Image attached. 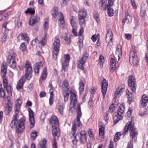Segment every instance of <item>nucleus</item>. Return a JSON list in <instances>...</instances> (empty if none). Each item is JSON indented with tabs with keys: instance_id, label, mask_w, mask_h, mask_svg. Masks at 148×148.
I'll return each mask as SVG.
<instances>
[{
	"instance_id": "7c9ffc66",
	"label": "nucleus",
	"mask_w": 148,
	"mask_h": 148,
	"mask_svg": "<svg viewBox=\"0 0 148 148\" xmlns=\"http://www.w3.org/2000/svg\"><path fill=\"white\" fill-rule=\"evenodd\" d=\"M86 14V10L85 9H81L79 11L78 17L85 18Z\"/></svg>"
},
{
	"instance_id": "e433bc0d",
	"label": "nucleus",
	"mask_w": 148,
	"mask_h": 148,
	"mask_svg": "<svg viewBox=\"0 0 148 148\" xmlns=\"http://www.w3.org/2000/svg\"><path fill=\"white\" fill-rule=\"evenodd\" d=\"M60 14L59 16V21L60 22V23L61 24L60 27L62 28L64 27L63 25L64 24V16L63 14L61 12H60L59 14Z\"/></svg>"
},
{
	"instance_id": "c756f323",
	"label": "nucleus",
	"mask_w": 148,
	"mask_h": 148,
	"mask_svg": "<svg viewBox=\"0 0 148 148\" xmlns=\"http://www.w3.org/2000/svg\"><path fill=\"white\" fill-rule=\"evenodd\" d=\"M8 63L9 66L12 68H15L16 66L15 59H8Z\"/></svg>"
},
{
	"instance_id": "09e8293b",
	"label": "nucleus",
	"mask_w": 148,
	"mask_h": 148,
	"mask_svg": "<svg viewBox=\"0 0 148 148\" xmlns=\"http://www.w3.org/2000/svg\"><path fill=\"white\" fill-rule=\"evenodd\" d=\"M5 92L2 88V85L0 84V97L3 98L5 96Z\"/></svg>"
},
{
	"instance_id": "4be33fe9",
	"label": "nucleus",
	"mask_w": 148,
	"mask_h": 148,
	"mask_svg": "<svg viewBox=\"0 0 148 148\" xmlns=\"http://www.w3.org/2000/svg\"><path fill=\"white\" fill-rule=\"evenodd\" d=\"M40 18L37 15L32 17L29 20V23L31 26L34 25L35 23H37L39 21Z\"/></svg>"
},
{
	"instance_id": "37998d69",
	"label": "nucleus",
	"mask_w": 148,
	"mask_h": 148,
	"mask_svg": "<svg viewBox=\"0 0 148 148\" xmlns=\"http://www.w3.org/2000/svg\"><path fill=\"white\" fill-rule=\"evenodd\" d=\"M47 69L46 68H44V69L43 71L42 74L41 75V78L43 80H45L47 77Z\"/></svg>"
},
{
	"instance_id": "c85d7f7f",
	"label": "nucleus",
	"mask_w": 148,
	"mask_h": 148,
	"mask_svg": "<svg viewBox=\"0 0 148 148\" xmlns=\"http://www.w3.org/2000/svg\"><path fill=\"white\" fill-rule=\"evenodd\" d=\"M47 140L45 138H44L38 144V148H47Z\"/></svg>"
},
{
	"instance_id": "f704fd0d",
	"label": "nucleus",
	"mask_w": 148,
	"mask_h": 148,
	"mask_svg": "<svg viewBox=\"0 0 148 148\" xmlns=\"http://www.w3.org/2000/svg\"><path fill=\"white\" fill-rule=\"evenodd\" d=\"M51 14L53 18H56L57 15L58 14V8L56 7H54L51 11Z\"/></svg>"
},
{
	"instance_id": "9b49d317",
	"label": "nucleus",
	"mask_w": 148,
	"mask_h": 148,
	"mask_svg": "<svg viewBox=\"0 0 148 148\" xmlns=\"http://www.w3.org/2000/svg\"><path fill=\"white\" fill-rule=\"evenodd\" d=\"M113 34L111 29H108L106 35V40L110 46H111L112 44Z\"/></svg>"
},
{
	"instance_id": "a19ab883",
	"label": "nucleus",
	"mask_w": 148,
	"mask_h": 148,
	"mask_svg": "<svg viewBox=\"0 0 148 148\" xmlns=\"http://www.w3.org/2000/svg\"><path fill=\"white\" fill-rule=\"evenodd\" d=\"M58 110L60 113L62 114L63 112V106L62 104H59L58 105Z\"/></svg>"
},
{
	"instance_id": "58836bf2",
	"label": "nucleus",
	"mask_w": 148,
	"mask_h": 148,
	"mask_svg": "<svg viewBox=\"0 0 148 148\" xmlns=\"http://www.w3.org/2000/svg\"><path fill=\"white\" fill-rule=\"evenodd\" d=\"M64 97V101L66 102L68 99L69 97V93L68 92V91L64 90L63 93Z\"/></svg>"
},
{
	"instance_id": "f8f14e48",
	"label": "nucleus",
	"mask_w": 148,
	"mask_h": 148,
	"mask_svg": "<svg viewBox=\"0 0 148 148\" xmlns=\"http://www.w3.org/2000/svg\"><path fill=\"white\" fill-rule=\"evenodd\" d=\"M70 100V107L72 108L76 105L77 102L76 95L74 93L71 92V93Z\"/></svg>"
},
{
	"instance_id": "774afa93",
	"label": "nucleus",
	"mask_w": 148,
	"mask_h": 148,
	"mask_svg": "<svg viewBox=\"0 0 148 148\" xmlns=\"http://www.w3.org/2000/svg\"><path fill=\"white\" fill-rule=\"evenodd\" d=\"M125 38L128 40H130L131 39V35L130 34H126L125 35Z\"/></svg>"
},
{
	"instance_id": "412c9836",
	"label": "nucleus",
	"mask_w": 148,
	"mask_h": 148,
	"mask_svg": "<svg viewBox=\"0 0 148 148\" xmlns=\"http://www.w3.org/2000/svg\"><path fill=\"white\" fill-rule=\"evenodd\" d=\"M148 100V96L147 95H143L140 101L141 106L143 108L145 107L146 106Z\"/></svg>"
},
{
	"instance_id": "bb28decb",
	"label": "nucleus",
	"mask_w": 148,
	"mask_h": 148,
	"mask_svg": "<svg viewBox=\"0 0 148 148\" xmlns=\"http://www.w3.org/2000/svg\"><path fill=\"white\" fill-rule=\"evenodd\" d=\"M62 38L65 40L66 43L70 44L71 42L70 36L69 35L67 34L66 33L63 34Z\"/></svg>"
},
{
	"instance_id": "7ed1b4c3",
	"label": "nucleus",
	"mask_w": 148,
	"mask_h": 148,
	"mask_svg": "<svg viewBox=\"0 0 148 148\" xmlns=\"http://www.w3.org/2000/svg\"><path fill=\"white\" fill-rule=\"evenodd\" d=\"M53 45V58L55 60L57 58L60 46V40L58 37H56L55 38V40L54 41Z\"/></svg>"
},
{
	"instance_id": "4c0bfd02",
	"label": "nucleus",
	"mask_w": 148,
	"mask_h": 148,
	"mask_svg": "<svg viewBox=\"0 0 148 148\" xmlns=\"http://www.w3.org/2000/svg\"><path fill=\"white\" fill-rule=\"evenodd\" d=\"M69 84L67 81L64 80L63 83L62 87L64 91V90H66L68 91L69 90V88L68 87Z\"/></svg>"
},
{
	"instance_id": "49530a36",
	"label": "nucleus",
	"mask_w": 148,
	"mask_h": 148,
	"mask_svg": "<svg viewBox=\"0 0 148 148\" xmlns=\"http://www.w3.org/2000/svg\"><path fill=\"white\" fill-rule=\"evenodd\" d=\"M107 13L108 15L110 16H112L113 15V10L110 7L107 8Z\"/></svg>"
},
{
	"instance_id": "8fccbe9b",
	"label": "nucleus",
	"mask_w": 148,
	"mask_h": 148,
	"mask_svg": "<svg viewBox=\"0 0 148 148\" xmlns=\"http://www.w3.org/2000/svg\"><path fill=\"white\" fill-rule=\"evenodd\" d=\"M37 136V132L36 131L33 130L31 134V138L34 140H35Z\"/></svg>"
},
{
	"instance_id": "39448f33",
	"label": "nucleus",
	"mask_w": 148,
	"mask_h": 148,
	"mask_svg": "<svg viewBox=\"0 0 148 148\" xmlns=\"http://www.w3.org/2000/svg\"><path fill=\"white\" fill-rule=\"evenodd\" d=\"M129 61L133 65L137 66L138 63L136 52L134 51H131L130 54Z\"/></svg>"
},
{
	"instance_id": "9d476101",
	"label": "nucleus",
	"mask_w": 148,
	"mask_h": 148,
	"mask_svg": "<svg viewBox=\"0 0 148 148\" xmlns=\"http://www.w3.org/2000/svg\"><path fill=\"white\" fill-rule=\"evenodd\" d=\"M128 81L129 86L132 87L131 88L133 92H135L136 90V86L134 77L132 75L129 76Z\"/></svg>"
},
{
	"instance_id": "c9c22d12",
	"label": "nucleus",
	"mask_w": 148,
	"mask_h": 148,
	"mask_svg": "<svg viewBox=\"0 0 148 148\" xmlns=\"http://www.w3.org/2000/svg\"><path fill=\"white\" fill-rule=\"evenodd\" d=\"M16 54L12 51H11L9 53V55L8 57V59L10 60L15 59L16 56Z\"/></svg>"
},
{
	"instance_id": "f257e3e1",
	"label": "nucleus",
	"mask_w": 148,
	"mask_h": 148,
	"mask_svg": "<svg viewBox=\"0 0 148 148\" xmlns=\"http://www.w3.org/2000/svg\"><path fill=\"white\" fill-rule=\"evenodd\" d=\"M22 103V101L21 99H18L16 101L15 106L14 108L15 114L14 115L13 120L12 121L10 125L12 128L16 126V131L17 133L22 132L25 128V120L24 118L20 119L16 123L17 121V116Z\"/></svg>"
},
{
	"instance_id": "1a4fd4ad",
	"label": "nucleus",
	"mask_w": 148,
	"mask_h": 148,
	"mask_svg": "<svg viewBox=\"0 0 148 148\" xmlns=\"http://www.w3.org/2000/svg\"><path fill=\"white\" fill-rule=\"evenodd\" d=\"M10 97L8 96L7 97L8 100L6 103V106L5 107V114L8 115H10L12 113V104L9 99V98Z\"/></svg>"
},
{
	"instance_id": "de8ad7c7",
	"label": "nucleus",
	"mask_w": 148,
	"mask_h": 148,
	"mask_svg": "<svg viewBox=\"0 0 148 148\" xmlns=\"http://www.w3.org/2000/svg\"><path fill=\"white\" fill-rule=\"evenodd\" d=\"M121 135V133L120 132H118L115 134L114 138V141L115 142H117L120 138V137Z\"/></svg>"
},
{
	"instance_id": "0e129e2a",
	"label": "nucleus",
	"mask_w": 148,
	"mask_h": 148,
	"mask_svg": "<svg viewBox=\"0 0 148 148\" xmlns=\"http://www.w3.org/2000/svg\"><path fill=\"white\" fill-rule=\"evenodd\" d=\"M38 40L36 38L34 40H32L31 42V44L32 45H35L37 44Z\"/></svg>"
},
{
	"instance_id": "69168bd1",
	"label": "nucleus",
	"mask_w": 148,
	"mask_h": 148,
	"mask_svg": "<svg viewBox=\"0 0 148 148\" xmlns=\"http://www.w3.org/2000/svg\"><path fill=\"white\" fill-rule=\"evenodd\" d=\"M145 109L144 111L145 112L143 113H140L139 114L141 116H147V110H145Z\"/></svg>"
},
{
	"instance_id": "423d86ee",
	"label": "nucleus",
	"mask_w": 148,
	"mask_h": 148,
	"mask_svg": "<svg viewBox=\"0 0 148 148\" xmlns=\"http://www.w3.org/2000/svg\"><path fill=\"white\" fill-rule=\"evenodd\" d=\"M65 60L62 62V69L61 71L62 72H64L66 71L68 69V62L70 60V55L69 54L66 55L64 56Z\"/></svg>"
},
{
	"instance_id": "a18cd8bd",
	"label": "nucleus",
	"mask_w": 148,
	"mask_h": 148,
	"mask_svg": "<svg viewBox=\"0 0 148 148\" xmlns=\"http://www.w3.org/2000/svg\"><path fill=\"white\" fill-rule=\"evenodd\" d=\"M35 12V10L31 8H28L25 11V13L26 14L30 13L31 14H34Z\"/></svg>"
},
{
	"instance_id": "473e14b6",
	"label": "nucleus",
	"mask_w": 148,
	"mask_h": 148,
	"mask_svg": "<svg viewBox=\"0 0 148 148\" xmlns=\"http://www.w3.org/2000/svg\"><path fill=\"white\" fill-rule=\"evenodd\" d=\"M126 94L128 99V102L130 104L133 101L132 94L127 89L126 90Z\"/></svg>"
},
{
	"instance_id": "6ab92c4d",
	"label": "nucleus",
	"mask_w": 148,
	"mask_h": 148,
	"mask_svg": "<svg viewBox=\"0 0 148 148\" xmlns=\"http://www.w3.org/2000/svg\"><path fill=\"white\" fill-rule=\"evenodd\" d=\"M25 76H22L16 85V88L17 90L20 89L22 88L24 83L25 81Z\"/></svg>"
},
{
	"instance_id": "ddd939ff",
	"label": "nucleus",
	"mask_w": 148,
	"mask_h": 148,
	"mask_svg": "<svg viewBox=\"0 0 148 148\" xmlns=\"http://www.w3.org/2000/svg\"><path fill=\"white\" fill-rule=\"evenodd\" d=\"M125 86L124 85H122V86H119L115 91L114 94L115 99H116L120 96L125 91Z\"/></svg>"
},
{
	"instance_id": "20e7f679",
	"label": "nucleus",
	"mask_w": 148,
	"mask_h": 148,
	"mask_svg": "<svg viewBox=\"0 0 148 148\" xmlns=\"http://www.w3.org/2000/svg\"><path fill=\"white\" fill-rule=\"evenodd\" d=\"M125 110V108L123 105H121L118 109L117 114L114 117V121L115 124L117 123L118 122L123 118L122 114L123 113Z\"/></svg>"
},
{
	"instance_id": "2f4dec72",
	"label": "nucleus",
	"mask_w": 148,
	"mask_h": 148,
	"mask_svg": "<svg viewBox=\"0 0 148 148\" xmlns=\"http://www.w3.org/2000/svg\"><path fill=\"white\" fill-rule=\"evenodd\" d=\"M100 8L101 10H105L109 7V5L105 4V1L103 0H101L99 3Z\"/></svg>"
},
{
	"instance_id": "f03ea898",
	"label": "nucleus",
	"mask_w": 148,
	"mask_h": 148,
	"mask_svg": "<svg viewBox=\"0 0 148 148\" xmlns=\"http://www.w3.org/2000/svg\"><path fill=\"white\" fill-rule=\"evenodd\" d=\"M134 123H132L131 121L125 125L123 133V134L124 135L128 131L130 128V135L131 138H132L131 140L133 139L134 137L138 134V132L134 126Z\"/></svg>"
},
{
	"instance_id": "bf43d9fd",
	"label": "nucleus",
	"mask_w": 148,
	"mask_h": 148,
	"mask_svg": "<svg viewBox=\"0 0 148 148\" xmlns=\"http://www.w3.org/2000/svg\"><path fill=\"white\" fill-rule=\"evenodd\" d=\"M94 18L97 23L99 22V15L98 14H95L94 16Z\"/></svg>"
},
{
	"instance_id": "6e6d98bb",
	"label": "nucleus",
	"mask_w": 148,
	"mask_h": 148,
	"mask_svg": "<svg viewBox=\"0 0 148 148\" xmlns=\"http://www.w3.org/2000/svg\"><path fill=\"white\" fill-rule=\"evenodd\" d=\"M46 41L47 39L46 38V36L45 35L44 38H43L41 41L39 42V43L42 46H44L45 45Z\"/></svg>"
},
{
	"instance_id": "b1692460",
	"label": "nucleus",
	"mask_w": 148,
	"mask_h": 148,
	"mask_svg": "<svg viewBox=\"0 0 148 148\" xmlns=\"http://www.w3.org/2000/svg\"><path fill=\"white\" fill-rule=\"evenodd\" d=\"M17 38L18 40L21 39L26 41L27 43L29 41V37L25 33L19 35L18 36Z\"/></svg>"
},
{
	"instance_id": "a878e982",
	"label": "nucleus",
	"mask_w": 148,
	"mask_h": 148,
	"mask_svg": "<svg viewBox=\"0 0 148 148\" xmlns=\"http://www.w3.org/2000/svg\"><path fill=\"white\" fill-rule=\"evenodd\" d=\"M76 111L77 114V119L79 120L80 119V118L82 115V113L80 108V105L79 103H78L77 105L76 108Z\"/></svg>"
},
{
	"instance_id": "4468645a",
	"label": "nucleus",
	"mask_w": 148,
	"mask_h": 148,
	"mask_svg": "<svg viewBox=\"0 0 148 148\" xmlns=\"http://www.w3.org/2000/svg\"><path fill=\"white\" fill-rule=\"evenodd\" d=\"M3 85L4 88H6L9 97L12 96V92L11 90V86L8 85V81L7 79H3Z\"/></svg>"
},
{
	"instance_id": "0eeeda50",
	"label": "nucleus",
	"mask_w": 148,
	"mask_h": 148,
	"mask_svg": "<svg viewBox=\"0 0 148 148\" xmlns=\"http://www.w3.org/2000/svg\"><path fill=\"white\" fill-rule=\"evenodd\" d=\"M76 136L79 139L81 143H84L86 142V134L84 131H81L77 133Z\"/></svg>"
},
{
	"instance_id": "dca6fc26",
	"label": "nucleus",
	"mask_w": 148,
	"mask_h": 148,
	"mask_svg": "<svg viewBox=\"0 0 148 148\" xmlns=\"http://www.w3.org/2000/svg\"><path fill=\"white\" fill-rule=\"evenodd\" d=\"M28 109L29 110V121L30 122L31 125L32 126H31V128H32L35 124V119L34 117V112L30 108H29Z\"/></svg>"
},
{
	"instance_id": "4d7b16f0",
	"label": "nucleus",
	"mask_w": 148,
	"mask_h": 148,
	"mask_svg": "<svg viewBox=\"0 0 148 148\" xmlns=\"http://www.w3.org/2000/svg\"><path fill=\"white\" fill-rule=\"evenodd\" d=\"M6 72V68L5 67L3 66V67L1 68V74L4 75L5 74Z\"/></svg>"
},
{
	"instance_id": "e2e57ef3",
	"label": "nucleus",
	"mask_w": 148,
	"mask_h": 148,
	"mask_svg": "<svg viewBox=\"0 0 148 148\" xmlns=\"http://www.w3.org/2000/svg\"><path fill=\"white\" fill-rule=\"evenodd\" d=\"M118 68V67H116L115 66L110 65V70L111 72L113 73L114 71Z\"/></svg>"
},
{
	"instance_id": "393cba45",
	"label": "nucleus",
	"mask_w": 148,
	"mask_h": 148,
	"mask_svg": "<svg viewBox=\"0 0 148 148\" xmlns=\"http://www.w3.org/2000/svg\"><path fill=\"white\" fill-rule=\"evenodd\" d=\"M132 17L128 14V12L126 13L125 17V19H123L122 21L123 23L125 22L127 23H130L132 21Z\"/></svg>"
},
{
	"instance_id": "13d9d810",
	"label": "nucleus",
	"mask_w": 148,
	"mask_h": 148,
	"mask_svg": "<svg viewBox=\"0 0 148 148\" xmlns=\"http://www.w3.org/2000/svg\"><path fill=\"white\" fill-rule=\"evenodd\" d=\"M46 115V113L45 111H43L41 112L40 116V119L42 120H44L45 119Z\"/></svg>"
},
{
	"instance_id": "72a5a7b5",
	"label": "nucleus",
	"mask_w": 148,
	"mask_h": 148,
	"mask_svg": "<svg viewBox=\"0 0 148 148\" xmlns=\"http://www.w3.org/2000/svg\"><path fill=\"white\" fill-rule=\"evenodd\" d=\"M102 123H100L99 127H101L99 128V135L101 137H104V125H102Z\"/></svg>"
},
{
	"instance_id": "3c124183",
	"label": "nucleus",
	"mask_w": 148,
	"mask_h": 148,
	"mask_svg": "<svg viewBox=\"0 0 148 148\" xmlns=\"http://www.w3.org/2000/svg\"><path fill=\"white\" fill-rule=\"evenodd\" d=\"M76 124H75V122H74V123L73 124L71 128L72 131L73 132V135L74 136L76 132Z\"/></svg>"
},
{
	"instance_id": "680f3d73",
	"label": "nucleus",
	"mask_w": 148,
	"mask_h": 148,
	"mask_svg": "<svg viewBox=\"0 0 148 148\" xmlns=\"http://www.w3.org/2000/svg\"><path fill=\"white\" fill-rule=\"evenodd\" d=\"M132 143L133 141L132 140H131L129 141L127 148H133Z\"/></svg>"
},
{
	"instance_id": "79ce46f5",
	"label": "nucleus",
	"mask_w": 148,
	"mask_h": 148,
	"mask_svg": "<svg viewBox=\"0 0 148 148\" xmlns=\"http://www.w3.org/2000/svg\"><path fill=\"white\" fill-rule=\"evenodd\" d=\"M99 64L100 65L101 67H102L103 66V63L104 62V58L102 55H100L99 59Z\"/></svg>"
},
{
	"instance_id": "6e6552de",
	"label": "nucleus",
	"mask_w": 148,
	"mask_h": 148,
	"mask_svg": "<svg viewBox=\"0 0 148 148\" xmlns=\"http://www.w3.org/2000/svg\"><path fill=\"white\" fill-rule=\"evenodd\" d=\"M25 68H26V72L25 75L26 78L28 80H29L32 77V69L30 66V62L29 61H26Z\"/></svg>"
},
{
	"instance_id": "aec40b11",
	"label": "nucleus",
	"mask_w": 148,
	"mask_h": 148,
	"mask_svg": "<svg viewBox=\"0 0 148 148\" xmlns=\"http://www.w3.org/2000/svg\"><path fill=\"white\" fill-rule=\"evenodd\" d=\"M118 59L117 60V59L114 57V58H112L110 59V65L115 66L117 67H118L119 64L118 62L120 59L119 56H118Z\"/></svg>"
},
{
	"instance_id": "338daca9",
	"label": "nucleus",
	"mask_w": 148,
	"mask_h": 148,
	"mask_svg": "<svg viewBox=\"0 0 148 148\" xmlns=\"http://www.w3.org/2000/svg\"><path fill=\"white\" fill-rule=\"evenodd\" d=\"M72 32L73 33V34L75 36H76L77 35V34L76 31V27H75L74 28L73 27H72Z\"/></svg>"
},
{
	"instance_id": "864d4df0",
	"label": "nucleus",
	"mask_w": 148,
	"mask_h": 148,
	"mask_svg": "<svg viewBox=\"0 0 148 148\" xmlns=\"http://www.w3.org/2000/svg\"><path fill=\"white\" fill-rule=\"evenodd\" d=\"M20 50L22 51H25L26 50V47L24 43L21 44L20 47Z\"/></svg>"
},
{
	"instance_id": "603ef678",
	"label": "nucleus",
	"mask_w": 148,
	"mask_h": 148,
	"mask_svg": "<svg viewBox=\"0 0 148 148\" xmlns=\"http://www.w3.org/2000/svg\"><path fill=\"white\" fill-rule=\"evenodd\" d=\"M75 18V17H73L71 19L70 21V23L72 27H73L74 28L75 27H76V24L75 23L74 20Z\"/></svg>"
},
{
	"instance_id": "cd10ccee",
	"label": "nucleus",
	"mask_w": 148,
	"mask_h": 148,
	"mask_svg": "<svg viewBox=\"0 0 148 148\" xmlns=\"http://www.w3.org/2000/svg\"><path fill=\"white\" fill-rule=\"evenodd\" d=\"M42 66V64L41 62L36 64L35 67L34 68V71L36 75H37L39 74V69Z\"/></svg>"
},
{
	"instance_id": "a211bd4d",
	"label": "nucleus",
	"mask_w": 148,
	"mask_h": 148,
	"mask_svg": "<svg viewBox=\"0 0 148 148\" xmlns=\"http://www.w3.org/2000/svg\"><path fill=\"white\" fill-rule=\"evenodd\" d=\"M53 128L52 130L53 135L54 137V139L55 140L56 139V137L57 138L59 136L60 133V130L59 129V126H53Z\"/></svg>"
},
{
	"instance_id": "c03bdc74",
	"label": "nucleus",
	"mask_w": 148,
	"mask_h": 148,
	"mask_svg": "<svg viewBox=\"0 0 148 148\" xmlns=\"http://www.w3.org/2000/svg\"><path fill=\"white\" fill-rule=\"evenodd\" d=\"M75 124H76V125H77L78 129L79 130L81 129L82 126V124L80 121V119L79 120L77 119V121H75Z\"/></svg>"
},
{
	"instance_id": "5fc2aeb1",
	"label": "nucleus",
	"mask_w": 148,
	"mask_h": 148,
	"mask_svg": "<svg viewBox=\"0 0 148 148\" xmlns=\"http://www.w3.org/2000/svg\"><path fill=\"white\" fill-rule=\"evenodd\" d=\"M85 18L84 17L81 18V17H78L79 21V23L81 25L84 24V23Z\"/></svg>"
},
{
	"instance_id": "f3484780",
	"label": "nucleus",
	"mask_w": 148,
	"mask_h": 148,
	"mask_svg": "<svg viewBox=\"0 0 148 148\" xmlns=\"http://www.w3.org/2000/svg\"><path fill=\"white\" fill-rule=\"evenodd\" d=\"M50 122L51 124L52 127L53 126H59L58 119L57 117L56 116H53L51 117L50 119Z\"/></svg>"
},
{
	"instance_id": "5701e85b",
	"label": "nucleus",
	"mask_w": 148,
	"mask_h": 148,
	"mask_svg": "<svg viewBox=\"0 0 148 148\" xmlns=\"http://www.w3.org/2000/svg\"><path fill=\"white\" fill-rule=\"evenodd\" d=\"M88 56L89 55L87 53H84L82 56L79 58V63L82 65L85 64L86 60L88 59Z\"/></svg>"
},
{
	"instance_id": "052dcab7",
	"label": "nucleus",
	"mask_w": 148,
	"mask_h": 148,
	"mask_svg": "<svg viewBox=\"0 0 148 148\" xmlns=\"http://www.w3.org/2000/svg\"><path fill=\"white\" fill-rule=\"evenodd\" d=\"M132 110V108H129L128 111L127 112L126 116H128V117H130L131 115Z\"/></svg>"
},
{
	"instance_id": "2eb2a0df",
	"label": "nucleus",
	"mask_w": 148,
	"mask_h": 148,
	"mask_svg": "<svg viewBox=\"0 0 148 148\" xmlns=\"http://www.w3.org/2000/svg\"><path fill=\"white\" fill-rule=\"evenodd\" d=\"M108 86L107 81L105 79H103L102 84L101 92L103 95V98H104L106 93L107 88Z\"/></svg>"
},
{
	"instance_id": "ea45409f",
	"label": "nucleus",
	"mask_w": 148,
	"mask_h": 148,
	"mask_svg": "<svg viewBox=\"0 0 148 148\" xmlns=\"http://www.w3.org/2000/svg\"><path fill=\"white\" fill-rule=\"evenodd\" d=\"M79 84V92L80 94H82L84 90V84L83 82H80Z\"/></svg>"
}]
</instances>
